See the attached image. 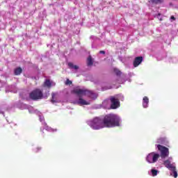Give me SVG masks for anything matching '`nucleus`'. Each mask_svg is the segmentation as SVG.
Returning <instances> with one entry per match:
<instances>
[{
	"label": "nucleus",
	"mask_w": 178,
	"mask_h": 178,
	"mask_svg": "<svg viewBox=\"0 0 178 178\" xmlns=\"http://www.w3.org/2000/svg\"><path fill=\"white\" fill-rule=\"evenodd\" d=\"M157 33H161V36L157 37L153 42L150 43L148 47V50L151 52H155L154 56L157 60H162L165 58H168V53L163 49V42L166 45H170V41H172V35H169V32H168V26L165 25H161L159 27L156 28Z\"/></svg>",
	"instance_id": "f257e3e1"
},
{
	"label": "nucleus",
	"mask_w": 178,
	"mask_h": 178,
	"mask_svg": "<svg viewBox=\"0 0 178 178\" xmlns=\"http://www.w3.org/2000/svg\"><path fill=\"white\" fill-rule=\"evenodd\" d=\"M72 92V94L76 95L78 99L72 100L71 104H73V105H79V106H83V105H90V102H87L86 99H83V97H85L86 95L93 100L98 98V94L87 89H81L76 88H74Z\"/></svg>",
	"instance_id": "f03ea898"
},
{
	"label": "nucleus",
	"mask_w": 178,
	"mask_h": 178,
	"mask_svg": "<svg viewBox=\"0 0 178 178\" xmlns=\"http://www.w3.org/2000/svg\"><path fill=\"white\" fill-rule=\"evenodd\" d=\"M104 124L106 127H120L122 126V118L118 114L109 113L106 115L104 118Z\"/></svg>",
	"instance_id": "7ed1b4c3"
},
{
	"label": "nucleus",
	"mask_w": 178,
	"mask_h": 178,
	"mask_svg": "<svg viewBox=\"0 0 178 178\" xmlns=\"http://www.w3.org/2000/svg\"><path fill=\"white\" fill-rule=\"evenodd\" d=\"M86 123L92 130H101L106 127L104 118L101 117H95L91 120H87Z\"/></svg>",
	"instance_id": "20e7f679"
},
{
	"label": "nucleus",
	"mask_w": 178,
	"mask_h": 178,
	"mask_svg": "<svg viewBox=\"0 0 178 178\" xmlns=\"http://www.w3.org/2000/svg\"><path fill=\"white\" fill-rule=\"evenodd\" d=\"M164 166L170 171V176H172L174 178H177V168H176V163L173 162V157H168L166 161H164Z\"/></svg>",
	"instance_id": "39448f33"
},
{
	"label": "nucleus",
	"mask_w": 178,
	"mask_h": 178,
	"mask_svg": "<svg viewBox=\"0 0 178 178\" xmlns=\"http://www.w3.org/2000/svg\"><path fill=\"white\" fill-rule=\"evenodd\" d=\"M49 97V90L42 93V91L40 89H35L29 93V98L33 101H37L38 99H47Z\"/></svg>",
	"instance_id": "423d86ee"
},
{
	"label": "nucleus",
	"mask_w": 178,
	"mask_h": 178,
	"mask_svg": "<svg viewBox=\"0 0 178 178\" xmlns=\"http://www.w3.org/2000/svg\"><path fill=\"white\" fill-rule=\"evenodd\" d=\"M156 148H157L158 151L160 152L159 155L161 158V161L163 162V165H165V161H166V158L169 156V148L161 145H155Z\"/></svg>",
	"instance_id": "0eeeda50"
},
{
	"label": "nucleus",
	"mask_w": 178,
	"mask_h": 178,
	"mask_svg": "<svg viewBox=\"0 0 178 178\" xmlns=\"http://www.w3.org/2000/svg\"><path fill=\"white\" fill-rule=\"evenodd\" d=\"M159 158H161L159 153L156 152H152L146 156L145 161L147 162V163H156Z\"/></svg>",
	"instance_id": "6e6552de"
},
{
	"label": "nucleus",
	"mask_w": 178,
	"mask_h": 178,
	"mask_svg": "<svg viewBox=\"0 0 178 178\" xmlns=\"http://www.w3.org/2000/svg\"><path fill=\"white\" fill-rule=\"evenodd\" d=\"M17 106L19 109H22V110L28 109L29 113H35V111H38V110H35L34 107L22 102V101H20V100L17 102Z\"/></svg>",
	"instance_id": "1a4fd4ad"
},
{
	"label": "nucleus",
	"mask_w": 178,
	"mask_h": 178,
	"mask_svg": "<svg viewBox=\"0 0 178 178\" xmlns=\"http://www.w3.org/2000/svg\"><path fill=\"white\" fill-rule=\"evenodd\" d=\"M13 109V106L8 105L6 102L0 104V115L5 116V112H10Z\"/></svg>",
	"instance_id": "9d476101"
},
{
	"label": "nucleus",
	"mask_w": 178,
	"mask_h": 178,
	"mask_svg": "<svg viewBox=\"0 0 178 178\" xmlns=\"http://www.w3.org/2000/svg\"><path fill=\"white\" fill-rule=\"evenodd\" d=\"M120 108V102L114 96L110 97V109H118Z\"/></svg>",
	"instance_id": "9b49d317"
},
{
	"label": "nucleus",
	"mask_w": 178,
	"mask_h": 178,
	"mask_svg": "<svg viewBox=\"0 0 178 178\" xmlns=\"http://www.w3.org/2000/svg\"><path fill=\"white\" fill-rule=\"evenodd\" d=\"M104 108V109H111V100L110 98L103 101L102 105L99 106L96 108Z\"/></svg>",
	"instance_id": "f8f14e48"
},
{
	"label": "nucleus",
	"mask_w": 178,
	"mask_h": 178,
	"mask_svg": "<svg viewBox=\"0 0 178 178\" xmlns=\"http://www.w3.org/2000/svg\"><path fill=\"white\" fill-rule=\"evenodd\" d=\"M42 126H44L43 127L40 128V131L44 133V130H46L47 131H49L50 133H54V131H58V129H52L51 127L47 126V122H44L42 123Z\"/></svg>",
	"instance_id": "ddd939ff"
},
{
	"label": "nucleus",
	"mask_w": 178,
	"mask_h": 178,
	"mask_svg": "<svg viewBox=\"0 0 178 178\" xmlns=\"http://www.w3.org/2000/svg\"><path fill=\"white\" fill-rule=\"evenodd\" d=\"M143 60L144 57H143V56L136 57L134 60V67H137L138 66H140Z\"/></svg>",
	"instance_id": "4468645a"
},
{
	"label": "nucleus",
	"mask_w": 178,
	"mask_h": 178,
	"mask_svg": "<svg viewBox=\"0 0 178 178\" xmlns=\"http://www.w3.org/2000/svg\"><path fill=\"white\" fill-rule=\"evenodd\" d=\"M76 17V15L72 14L70 11H67L64 15V19L65 22H69L73 20Z\"/></svg>",
	"instance_id": "2eb2a0df"
},
{
	"label": "nucleus",
	"mask_w": 178,
	"mask_h": 178,
	"mask_svg": "<svg viewBox=\"0 0 178 178\" xmlns=\"http://www.w3.org/2000/svg\"><path fill=\"white\" fill-rule=\"evenodd\" d=\"M160 171L159 170H156L155 167L152 168L150 171L148 172V175L149 176H152V177H155L156 176H158L159 175Z\"/></svg>",
	"instance_id": "dca6fc26"
},
{
	"label": "nucleus",
	"mask_w": 178,
	"mask_h": 178,
	"mask_svg": "<svg viewBox=\"0 0 178 178\" xmlns=\"http://www.w3.org/2000/svg\"><path fill=\"white\" fill-rule=\"evenodd\" d=\"M166 62H169V63H177L178 56L177 57L168 56V57H166Z\"/></svg>",
	"instance_id": "f3484780"
},
{
	"label": "nucleus",
	"mask_w": 178,
	"mask_h": 178,
	"mask_svg": "<svg viewBox=\"0 0 178 178\" xmlns=\"http://www.w3.org/2000/svg\"><path fill=\"white\" fill-rule=\"evenodd\" d=\"M149 105V99L148 98V97L145 96L143 99V106L145 108H148Z\"/></svg>",
	"instance_id": "a211bd4d"
},
{
	"label": "nucleus",
	"mask_w": 178,
	"mask_h": 178,
	"mask_svg": "<svg viewBox=\"0 0 178 178\" xmlns=\"http://www.w3.org/2000/svg\"><path fill=\"white\" fill-rule=\"evenodd\" d=\"M29 97H30V95H29L27 92H21L19 93V97L24 101H29Z\"/></svg>",
	"instance_id": "6ab92c4d"
},
{
	"label": "nucleus",
	"mask_w": 178,
	"mask_h": 178,
	"mask_svg": "<svg viewBox=\"0 0 178 178\" xmlns=\"http://www.w3.org/2000/svg\"><path fill=\"white\" fill-rule=\"evenodd\" d=\"M157 144H161L162 145H168V139L166 138H160L156 140Z\"/></svg>",
	"instance_id": "aec40b11"
},
{
	"label": "nucleus",
	"mask_w": 178,
	"mask_h": 178,
	"mask_svg": "<svg viewBox=\"0 0 178 178\" xmlns=\"http://www.w3.org/2000/svg\"><path fill=\"white\" fill-rule=\"evenodd\" d=\"M149 5H159L161 3H163L164 0H148Z\"/></svg>",
	"instance_id": "412c9836"
},
{
	"label": "nucleus",
	"mask_w": 178,
	"mask_h": 178,
	"mask_svg": "<svg viewBox=\"0 0 178 178\" xmlns=\"http://www.w3.org/2000/svg\"><path fill=\"white\" fill-rule=\"evenodd\" d=\"M13 73L14 76H20L22 73H23V69L20 67H17L14 70Z\"/></svg>",
	"instance_id": "4be33fe9"
},
{
	"label": "nucleus",
	"mask_w": 178,
	"mask_h": 178,
	"mask_svg": "<svg viewBox=\"0 0 178 178\" xmlns=\"http://www.w3.org/2000/svg\"><path fill=\"white\" fill-rule=\"evenodd\" d=\"M35 115H38L39 117V120L41 122L42 124L45 122V120L44 118V115H42V113L38 111H35Z\"/></svg>",
	"instance_id": "5701e85b"
},
{
	"label": "nucleus",
	"mask_w": 178,
	"mask_h": 178,
	"mask_svg": "<svg viewBox=\"0 0 178 178\" xmlns=\"http://www.w3.org/2000/svg\"><path fill=\"white\" fill-rule=\"evenodd\" d=\"M67 66L71 70H79V66L74 65L73 63L69 62Z\"/></svg>",
	"instance_id": "b1692460"
},
{
	"label": "nucleus",
	"mask_w": 178,
	"mask_h": 178,
	"mask_svg": "<svg viewBox=\"0 0 178 178\" xmlns=\"http://www.w3.org/2000/svg\"><path fill=\"white\" fill-rule=\"evenodd\" d=\"M108 90H112V86H102L101 88H97L98 91H108Z\"/></svg>",
	"instance_id": "393cba45"
},
{
	"label": "nucleus",
	"mask_w": 178,
	"mask_h": 178,
	"mask_svg": "<svg viewBox=\"0 0 178 178\" xmlns=\"http://www.w3.org/2000/svg\"><path fill=\"white\" fill-rule=\"evenodd\" d=\"M114 97L119 101V102H120V101H124V96L122 94L115 95Z\"/></svg>",
	"instance_id": "a878e982"
},
{
	"label": "nucleus",
	"mask_w": 178,
	"mask_h": 178,
	"mask_svg": "<svg viewBox=\"0 0 178 178\" xmlns=\"http://www.w3.org/2000/svg\"><path fill=\"white\" fill-rule=\"evenodd\" d=\"M87 65L88 66H92V65H94V60H92V57H91V56H89L88 58Z\"/></svg>",
	"instance_id": "bb28decb"
},
{
	"label": "nucleus",
	"mask_w": 178,
	"mask_h": 178,
	"mask_svg": "<svg viewBox=\"0 0 178 178\" xmlns=\"http://www.w3.org/2000/svg\"><path fill=\"white\" fill-rule=\"evenodd\" d=\"M55 93H52L51 94V104H58V100L55 99Z\"/></svg>",
	"instance_id": "cd10ccee"
},
{
	"label": "nucleus",
	"mask_w": 178,
	"mask_h": 178,
	"mask_svg": "<svg viewBox=\"0 0 178 178\" xmlns=\"http://www.w3.org/2000/svg\"><path fill=\"white\" fill-rule=\"evenodd\" d=\"M44 86H46V87H51V86H52V82H51V80L49 79H46L44 81Z\"/></svg>",
	"instance_id": "c85d7f7f"
},
{
	"label": "nucleus",
	"mask_w": 178,
	"mask_h": 178,
	"mask_svg": "<svg viewBox=\"0 0 178 178\" xmlns=\"http://www.w3.org/2000/svg\"><path fill=\"white\" fill-rule=\"evenodd\" d=\"M113 72L116 74V76H121L122 75V72H120V70H119V69H118V68H114Z\"/></svg>",
	"instance_id": "c756f323"
},
{
	"label": "nucleus",
	"mask_w": 178,
	"mask_h": 178,
	"mask_svg": "<svg viewBox=\"0 0 178 178\" xmlns=\"http://www.w3.org/2000/svg\"><path fill=\"white\" fill-rule=\"evenodd\" d=\"M42 149V147H36V148H35V149H33L32 151H33V152H35V154H37V153L40 152V151H41Z\"/></svg>",
	"instance_id": "7c9ffc66"
},
{
	"label": "nucleus",
	"mask_w": 178,
	"mask_h": 178,
	"mask_svg": "<svg viewBox=\"0 0 178 178\" xmlns=\"http://www.w3.org/2000/svg\"><path fill=\"white\" fill-rule=\"evenodd\" d=\"M161 13H158V14H156L154 15V17H157V19H159L160 20H162V18L161 17Z\"/></svg>",
	"instance_id": "2f4dec72"
},
{
	"label": "nucleus",
	"mask_w": 178,
	"mask_h": 178,
	"mask_svg": "<svg viewBox=\"0 0 178 178\" xmlns=\"http://www.w3.org/2000/svg\"><path fill=\"white\" fill-rule=\"evenodd\" d=\"M126 81H129V83H131V79L129 78V77H125L124 79V83Z\"/></svg>",
	"instance_id": "473e14b6"
},
{
	"label": "nucleus",
	"mask_w": 178,
	"mask_h": 178,
	"mask_svg": "<svg viewBox=\"0 0 178 178\" xmlns=\"http://www.w3.org/2000/svg\"><path fill=\"white\" fill-rule=\"evenodd\" d=\"M0 15H1V16H3V17H6L5 15H6V12H5L4 10L0 11Z\"/></svg>",
	"instance_id": "72a5a7b5"
},
{
	"label": "nucleus",
	"mask_w": 178,
	"mask_h": 178,
	"mask_svg": "<svg viewBox=\"0 0 178 178\" xmlns=\"http://www.w3.org/2000/svg\"><path fill=\"white\" fill-rule=\"evenodd\" d=\"M170 22H175L176 20V17H175L173 15H172L170 18Z\"/></svg>",
	"instance_id": "f704fd0d"
},
{
	"label": "nucleus",
	"mask_w": 178,
	"mask_h": 178,
	"mask_svg": "<svg viewBox=\"0 0 178 178\" xmlns=\"http://www.w3.org/2000/svg\"><path fill=\"white\" fill-rule=\"evenodd\" d=\"M65 84L67 85H70V84H72V81L69 80V79H67L66 82H65Z\"/></svg>",
	"instance_id": "c9c22d12"
},
{
	"label": "nucleus",
	"mask_w": 178,
	"mask_h": 178,
	"mask_svg": "<svg viewBox=\"0 0 178 178\" xmlns=\"http://www.w3.org/2000/svg\"><path fill=\"white\" fill-rule=\"evenodd\" d=\"M106 53V52L105 51H104V50H102V51H100L99 52V54H102V55H105Z\"/></svg>",
	"instance_id": "e433bc0d"
},
{
	"label": "nucleus",
	"mask_w": 178,
	"mask_h": 178,
	"mask_svg": "<svg viewBox=\"0 0 178 178\" xmlns=\"http://www.w3.org/2000/svg\"><path fill=\"white\" fill-rule=\"evenodd\" d=\"M118 59H119V60H120V62H123V56H119Z\"/></svg>",
	"instance_id": "4c0bfd02"
},
{
	"label": "nucleus",
	"mask_w": 178,
	"mask_h": 178,
	"mask_svg": "<svg viewBox=\"0 0 178 178\" xmlns=\"http://www.w3.org/2000/svg\"><path fill=\"white\" fill-rule=\"evenodd\" d=\"M128 76H129V77H131L132 76H134V73L129 72Z\"/></svg>",
	"instance_id": "58836bf2"
},
{
	"label": "nucleus",
	"mask_w": 178,
	"mask_h": 178,
	"mask_svg": "<svg viewBox=\"0 0 178 178\" xmlns=\"http://www.w3.org/2000/svg\"><path fill=\"white\" fill-rule=\"evenodd\" d=\"M74 3H75V5H77V3H79V1H74Z\"/></svg>",
	"instance_id": "ea45409f"
},
{
	"label": "nucleus",
	"mask_w": 178,
	"mask_h": 178,
	"mask_svg": "<svg viewBox=\"0 0 178 178\" xmlns=\"http://www.w3.org/2000/svg\"><path fill=\"white\" fill-rule=\"evenodd\" d=\"M90 38H92V40H94L95 38V36H90Z\"/></svg>",
	"instance_id": "a19ab883"
},
{
	"label": "nucleus",
	"mask_w": 178,
	"mask_h": 178,
	"mask_svg": "<svg viewBox=\"0 0 178 178\" xmlns=\"http://www.w3.org/2000/svg\"><path fill=\"white\" fill-rule=\"evenodd\" d=\"M12 125L13 126H16V124L13 123Z\"/></svg>",
	"instance_id": "79ce46f5"
},
{
	"label": "nucleus",
	"mask_w": 178,
	"mask_h": 178,
	"mask_svg": "<svg viewBox=\"0 0 178 178\" xmlns=\"http://www.w3.org/2000/svg\"><path fill=\"white\" fill-rule=\"evenodd\" d=\"M170 6H172V3H170Z\"/></svg>",
	"instance_id": "37998d69"
},
{
	"label": "nucleus",
	"mask_w": 178,
	"mask_h": 178,
	"mask_svg": "<svg viewBox=\"0 0 178 178\" xmlns=\"http://www.w3.org/2000/svg\"><path fill=\"white\" fill-rule=\"evenodd\" d=\"M119 0H115V2H118Z\"/></svg>",
	"instance_id": "c03bdc74"
},
{
	"label": "nucleus",
	"mask_w": 178,
	"mask_h": 178,
	"mask_svg": "<svg viewBox=\"0 0 178 178\" xmlns=\"http://www.w3.org/2000/svg\"><path fill=\"white\" fill-rule=\"evenodd\" d=\"M81 26H83V22L81 23Z\"/></svg>",
	"instance_id": "a18cd8bd"
},
{
	"label": "nucleus",
	"mask_w": 178,
	"mask_h": 178,
	"mask_svg": "<svg viewBox=\"0 0 178 178\" xmlns=\"http://www.w3.org/2000/svg\"><path fill=\"white\" fill-rule=\"evenodd\" d=\"M6 121H7V122H9V121H8V119H6Z\"/></svg>",
	"instance_id": "49530a36"
},
{
	"label": "nucleus",
	"mask_w": 178,
	"mask_h": 178,
	"mask_svg": "<svg viewBox=\"0 0 178 178\" xmlns=\"http://www.w3.org/2000/svg\"><path fill=\"white\" fill-rule=\"evenodd\" d=\"M67 1H70V0H67Z\"/></svg>",
	"instance_id": "de8ad7c7"
}]
</instances>
